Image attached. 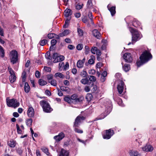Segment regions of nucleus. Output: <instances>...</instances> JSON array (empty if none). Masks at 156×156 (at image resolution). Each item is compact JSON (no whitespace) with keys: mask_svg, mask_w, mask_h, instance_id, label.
<instances>
[{"mask_svg":"<svg viewBox=\"0 0 156 156\" xmlns=\"http://www.w3.org/2000/svg\"><path fill=\"white\" fill-rule=\"evenodd\" d=\"M17 153L20 155H21L23 153V150L21 148H18L17 150Z\"/></svg>","mask_w":156,"mask_h":156,"instance_id":"nucleus-55","label":"nucleus"},{"mask_svg":"<svg viewBox=\"0 0 156 156\" xmlns=\"http://www.w3.org/2000/svg\"><path fill=\"white\" fill-rule=\"evenodd\" d=\"M57 41L55 39H52L51 40V45L54 46L56 44Z\"/></svg>","mask_w":156,"mask_h":156,"instance_id":"nucleus-53","label":"nucleus"},{"mask_svg":"<svg viewBox=\"0 0 156 156\" xmlns=\"http://www.w3.org/2000/svg\"><path fill=\"white\" fill-rule=\"evenodd\" d=\"M89 80L91 81L94 82L96 80V78L95 76H91L89 78Z\"/></svg>","mask_w":156,"mask_h":156,"instance_id":"nucleus-48","label":"nucleus"},{"mask_svg":"<svg viewBox=\"0 0 156 156\" xmlns=\"http://www.w3.org/2000/svg\"><path fill=\"white\" fill-rule=\"evenodd\" d=\"M34 110L32 107H30L29 108L27 111V115L29 117H33L34 115Z\"/></svg>","mask_w":156,"mask_h":156,"instance_id":"nucleus-16","label":"nucleus"},{"mask_svg":"<svg viewBox=\"0 0 156 156\" xmlns=\"http://www.w3.org/2000/svg\"><path fill=\"white\" fill-rule=\"evenodd\" d=\"M130 156H140L138 152L134 150H130L129 151Z\"/></svg>","mask_w":156,"mask_h":156,"instance_id":"nucleus-20","label":"nucleus"},{"mask_svg":"<svg viewBox=\"0 0 156 156\" xmlns=\"http://www.w3.org/2000/svg\"><path fill=\"white\" fill-rule=\"evenodd\" d=\"M55 35L54 34H48V37L49 38L51 39L53 38Z\"/></svg>","mask_w":156,"mask_h":156,"instance_id":"nucleus-57","label":"nucleus"},{"mask_svg":"<svg viewBox=\"0 0 156 156\" xmlns=\"http://www.w3.org/2000/svg\"><path fill=\"white\" fill-rule=\"evenodd\" d=\"M69 67V64L68 62H67L65 65L63 67V69L64 70H66L68 69Z\"/></svg>","mask_w":156,"mask_h":156,"instance_id":"nucleus-56","label":"nucleus"},{"mask_svg":"<svg viewBox=\"0 0 156 156\" xmlns=\"http://www.w3.org/2000/svg\"><path fill=\"white\" fill-rule=\"evenodd\" d=\"M42 150L43 151L46 153L47 155H49L50 153L49 152L47 148H42Z\"/></svg>","mask_w":156,"mask_h":156,"instance_id":"nucleus-43","label":"nucleus"},{"mask_svg":"<svg viewBox=\"0 0 156 156\" xmlns=\"http://www.w3.org/2000/svg\"><path fill=\"white\" fill-rule=\"evenodd\" d=\"M96 53V54L98 56H100L101 54V51L100 50L98 49L97 50Z\"/></svg>","mask_w":156,"mask_h":156,"instance_id":"nucleus-64","label":"nucleus"},{"mask_svg":"<svg viewBox=\"0 0 156 156\" xmlns=\"http://www.w3.org/2000/svg\"><path fill=\"white\" fill-rule=\"evenodd\" d=\"M95 59V58L94 56L93 55H91V58L88 61V63L89 64L91 65L94 64V63Z\"/></svg>","mask_w":156,"mask_h":156,"instance_id":"nucleus-27","label":"nucleus"},{"mask_svg":"<svg viewBox=\"0 0 156 156\" xmlns=\"http://www.w3.org/2000/svg\"><path fill=\"white\" fill-rule=\"evenodd\" d=\"M9 80L11 83H14L16 80V77L15 73L10 75L9 77Z\"/></svg>","mask_w":156,"mask_h":156,"instance_id":"nucleus-24","label":"nucleus"},{"mask_svg":"<svg viewBox=\"0 0 156 156\" xmlns=\"http://www.w3.org/2000/svg\"><path fill=\"white\" fill-rule=\"evenodd\" d=\"M80 75L83 77H85L87 76V73L86 71L83 70L81 72Z\"/></svg>","mask_w":156,"mask_h":156,"instance_id":"nucleus-35","label":"nucleus"},{"mask_svg":"<svg viewBox=\"0 0 156 156\" xmlns=\"http://www.w3.org/2000/svg\"><path fill=\"white\" fill-rule=\"evenodd\" d=\"M83 6V4H77L76 6V9H80L82 8Z\"/></svg>","mask_w":156,"mask_h":156,"instance_id":"nucleus-44","label":"nucleus"},{"mask_svg":"<svg viewBox=\"0 0 156 156\" xmlns=\"http://www.w3.org/2000/svg\"><path fill=\"white\" fill-rule=\"evenodd\" d=\"M32 119H29L26 121V123L28 126H30L32 122Z\"/></svg>","mask_w":156,"mask_h":156,"instance_id":"nucleus-32","label":"nucleus"},{"mask_svg":"<svg viewBox=\"0 0 156 156\" xmlns=\"http://www.w3.org/2000/svg\"><path fill=\"white\" fill-rule=\"evenodd\" d=\"M129 30L132 33V43L133 42H135L141 37L142 35L140 34V32L136 30L131 27H129Z\"/></svg>","mask_w":156,"mask_h":156,"instance_id":"nucleus-3","label":"nucleus"},{"mask_svg":"<svg viewBox=\"0 0 156 156\" xmlns=\"http://www.w3.org/2000/svg\"><path fill=\"white\" fill-rule=\"evenodd\" d=\"M88 81L89 80L87 78L82 79L80 81L81 83L83 84H87Z\"/></svg>","mask_w":156,"mask_h":156,"instance_id":"nucleus-33","label":"nucleus"},{"mask_svg":"<svg viewBox=\"0 0 156 156\" xmlns=\"http://www.w3.org/2000/svg\"><path fill=\"white\" fill-rule=\"evenodd\" d=\"M53 77V76L52 75L50 74L48 75L47 76V79L49 80L52 79Z\"/></svg>","mask_w":156,"mask_h":156,"instance_id":"nucleus-60","label":"nucleus"},{"mask_svg":"<svg viewBox=\"0 0 156 156\" xmlns=\"http://www.w3.org/2000/svg\"><path fill=\"white\" fill-rule=\"evenodd\" d=\"M38 82L39 84L41 86H44L47 84V82L41 79H40L39 80Z\"/></svg>","mask_w":156,"mask_h":156,"instance_id":"nucleus-31","label":"nucleus"},{"mask_svg":"<svg viewBox=\"0 0 156 156\" xmlns=\"http://www.w3.org/2000/svg\"><path fill=\"white\" fill-rule=\"evenodd\" d=\"M85 60V58H84L82 60H78L76 64L77 67L79 68H83Z\"/></svg>","mask_w":156,"mask_h":156,"instance_id":"nucleus-14","label":"nucleus"},{"mask_svg":"<svg viewBox=\"0 0 156 156\" xmlns=\"http://www.w3.org/2000/svg\"><path fill=\"white\" fill-rule=\"evenodd\" d=\"M55 77H58L62 79H64L65 78V76L61 73H57L55 74Z\"/></svg>","mask_w":156,"mask_h":156,"instance_id":"nucleus-28","label":"nucleus"},{"mask_svg":"<svg viewBox=\"0 0 156 156\" xmlns=\"http://www.w3.org/2000/svg\"><path fill=\"white\" fill-rule=\"evenodd\" d=\"M41 105L42 107L43 111L46 112H50L52 111L49 103L46 101L42 100L40 102Z\"/></svg>","mask_w":156,"mask_h":156,"instance_id":"nucleus-4","label":"nucleus"},{"mask_svg":"<svg viewBox=\"0 0 156 156\" xmlns=\"http://www.w3.org/2000/svg\"><path fill=\"white\" fill-rule=\"evenodd\" d=\"M93 35L97 38L99 39L101 36V34L97 30L95 29L92 31Z\"/></svg>","mask_w":156,"mask_h":156,"instance_id":"nucleus-17","label":"nucleus"},{"mask_svg":"<svg viewBox=\"0 0 156 156\" xmlns=\"http://www.w3.org/2000/svg\"><path fill=\"white\" fill-rule=\"evenodd\" d=\"M118 83L119 84L117 86V89L119 93L120 94H121L123 92L124 84L123 81L121 80H119V81Z\"/></svg>","mask_w":156,"mask_h":156,"instance_id":"nucleus-8","label":"nucleus"},{"mask_svg":"<svg viewBox=\"0 0 156 156\" xmlns=\"http://www.w3.org/2000/svg\"><path fill=\"white\" fill-rule=\"evenodd\" d=\"M92 95L90 93L87 94L86 96V98L88 101H90L92 98Z\"/></svg>","mask_w":156,"mask_h":156,"instance_id":"nucleus-41","label":"nucleus"},{"mask_svg":"<svg viewBox=\"0 0 156 156\" xmlns=\"http://www.w3.org/2000/svg\"><path fill=\"white\" fill-rule=\"evenodd\" d=\"M45 94L48 96H50L51 95V93L50 91L47 90L45 91Z\"/></svg>","mask_w":156,"mask_h":156,"instance_id":"nucleus-59","label":"nucleus"},{"mask_svg":"<svg viewBox=\"0 0 156 156\" xmlns=\"http://www.w3.org/2000/svg\"><path fill=\"white\" fill-rule=\"evenodd\" d=\"M64 84L65 85L68 86L69 84V82L68 80H65L64 81Z\"/></svg>","mask_w":156,"mask_h":156,"instance_id":"nucleus-61","label":"nucleus"},{"mask_svg":"<svg viewBox=\"0 0 156 156\" xmlns=\"http://www.w3.org/2000/svg\"><path fill=\"white\" fill-rule=\"evenodd\" d=\"M123 58L126 62H130L132 61V58L129 53H125L124 55Z\"/></svg>","mask_w":156,"mask_h":156,"instance_id":"nucleus-10","label":"nucleus"},{"mask_svg":"<svg viewBox=\"0 0 156 156\" xmlns=\"http://www.w3.org/2000/svg\"><path fill=\"white\" fill-rule=\"evenodd\" d=\"M45 57L47 59L50 60L51 58V57L50 55V53L49 52H47L45 55Z\"/></svg>","mask_w":156,"mask_h":156,"instance_id":"nucleus-47","label":"nucleus"},{"mask_svg":"<svg viewBox=\"0 0 156 156\" xmlns=\"http://www.w3.org/2000/svg\"><path fill=\"white\" fill-rule=\"evenodd\" d=\"M17 131L18 133L21 134L22 132V130L20 127L19 125L18 124L16 125Z\"/></svg>","mask_w":156,"mask_h":156,"instance_id":"nucleus-39","label":"nucleus"},{"mask_svg":"<svg viewBox=\"0 0 156 156\" xmlns=\"http://www.w3.org/2000/svg\"><path fill=\"white\" fill-rule=\"evenodd\" d=\"M72 11L71 9H66L64 12V14L65 16L66 17H68L71 16L72 14Z\"/></svg>","mask_w":156,"mask_h":156,"instance_id":"nucleus-21","label":"nucleus"},{"mask_svg":"<svg viewBox=\"0 0 156 156\" xmlns=\"http://www.w3.org/2000/svg\"><path fill=\"white\" fill-rule=\"evenodd\" d=\"M35 75L36 77L39 78L40 77V73L38 71H36L35 73Z\"/></svg>","mask_w":156,"mask_h":156,"instance_id":"nucleus-63","label":"nucleus"},{"mask_svg":"<svg viewBox=\"0 0 156 156\" xmlns=\"http://www.w3.org/2000/svg\"><path fill=\"white\" fill-rule=\"evenodd\" d=\"M64 100L65 101L67 102L68 103L71 104L72 102L71 98L68 97H65L64 98Z\"/></svg>","mask_w":156,"mask_h":156,"instance_id":"nucleus-38","label":"nucleus"},{"mask_svg":"<svg viewBox=\"0 0 156 156\" xmlns=\"http://www.w3.org/2000/svg\"><path fill=\"white\" fill-rule=\"evenodd\" d=\"M71 100H73L76 102L80 101V98L78 97L75 94L73 95L71 97Z\"/></svg>","mask_w":156,"mask_h":156,"instance_id":"nucleus-23","label":"nucleus"},{"mask_svg":"<svg viewBox=\"0 0 156 156\" xmlns=\"http://www.w3.org/2000/svg\"><path fill=\"white\" fill-rule=\"evenodd\" d=\"M47 42V41L46 40L44 39L43 40H41L40 41V45L41 46H44L46 42Z\"/></svg>","mask_w":156,"mask_h":156,"instance_id":"nucleus-45","label":"nucleus"},{"mask_svg":"<svg viewBox=\"0 0 156 156\" xmlns=\"http://www.w3.org/2000/svg\"><path fill=\"white\" fill-rule=\"evenodd\" d=\"M152 58V56L149 51H144L141 55L140 58V62H137L136 64L138 67L143 64L147 62Z\"/></svg>","mask_w":156,"mask_h":156,"instance_id":"nucleus-1","label":"nucleus"},{"mask_svg":"<svg viewBox=\"0 0 156 156\" xmlns=\"http://www.w3.org/2000/svg\"><path fill=\"white\" fill-rule=\"evenodd\" d=\"M83 48V45L82 44H79L76 46V48L78 50H81Z\"/></svg>","mask_w":156,"mask_h":156,"instance_id":"nucleus-51","label":"nucleus"},{"mask_svg":"<svg viewBox=\"0 0 156 156\" xmlns=\"http://www.w3.org/2000/svg\"><path fill=\"white\" fill-rule=\"evenodd\" d=\"M97 48L96 47H93L91 49V53L93 54H95L97 50Z\"/></svg>","mask_w":156,"mask_h":156,"instance_id":"nucleus-36","label":"nucleus"},{"mask_svg":"<svg viewBox=\"0 0 156 156\" xmlns=\"http://www.w3.org/2000/svg\"><path fill=\"white\" fill-rule=\"evenodd\" d=\"M65 136V134L62 132H61L59 133L58 135L55 136L54 137V139L56 141H59L63 138Z\"/></svg>","mask_w":156,"mask_h":156,"instance_id":"nucleus-12","label":"nucleus"},{"mask_svg":"<svg viewBox=\"0 0 156 156\" xmlns=\"http://www.w3.org/2000/svg\"><path fill=\"white\" fill-rule=\"evenodd\" d=\"M30 90V87L28 83L27 82L25 83L24 85V90L26 93H28L29 92Z\"/></svg>","mask_w":156,"mask_h":156,"instance_id":"nucleus-26","label":"nucleus"},{"mask_svg":"<svg viewBox=\"0 0 156 156\" xmlns=\"http://www.w3.org/2000/svg\"><path fill=\"white\" fill-rule=\"evenodd\" d=\"M9 56L11 62L13 64L16 63L18 60V53L15 50H13L11 51Z\"/></svg>","mask_w":156,"mask_h":156,"instance_id":"nucleus-5","label":"nucleus"},{"mask_svg":"<svg viewBox=\"0 0 156 156\" xmlns=\"http://www.w3.org/2000/svg\"><path fill=\"white\" fill-rule=\"evenodd\" d=\"M85 119V118L83 116L80 115L77 116L75 119L74 125V126H77L81 121L84 120Z\"/></svg>","mask_w":156,"mask_h":156,"instance_id":"nucleus-9","label":"nucleus"},{"mask_svg":"<svg viewBox=\"0 0 156 156\" xmlns=\"http://www.w3.org/2000/svg\"><path fill=\"white\" fill-rule=\"evenodd\" d=\"M104 105L106 109H107V111H106V112L107 114L106 115H104L103 114H101V118L99 119H104L107 114H109L110 113L112 110V102L109 99H106L105 101L104 102Z\"/></svg>","mask_w":156,"mask_h":156,"instance_id":"nucleus-2","label":"nucleus"},{"mask_svg":"<svg viewBox=\"0 0 156 156\" xmlns=\"http://www.w3.org/2000/svg\"><path fill=\"white\" fill-rule=\"evenodd\" d=\"M8 144L10 147H14L16 145V141L13 140H10L8 142Z\"/></svg>","mask_w":156,"mask_h":156,"instance_id":"nucleus-25","label":"nucleus"},{"mask_svg":"<svg viewBox=\"0 0 156 156\" xmlns=\"http://www.w3.org/2000/svg\"><path fill=\"white\" fill-rule=\"evenodd\" d=\"M88 16L90 18V20L91 23L92 24H93L92 15L91 12H89Z\"/></svg>","mask_w":156,"mask_h":156,"instance_id":"nucleus-40","label":"nucleus"},{"mask_svg":"<svg viewBox=\"0 0 156 156\" xmlns=\"http://www.w3.org/2000/svg\"><path fill=\"white\" fill-rule=\"evenodd\" d=\"M143 151L146 152H151L154 149L153 147L150 144H146L142 148Z\"/></svg>","mask_w":156,"mask_h":156,"instance_id":"nucleus-11","label":"nucleus"},{"mask_svg":"<svg viewBox=\"0 0 156 156\" xmlns=\"http://www.w3.org/2000/svg\"><path fill=\"white\" fill-rule=\"evenodd\" d=\"M65 57L63 55H60L57 57L53 61L54 63H56L58 62L63 61L64 60Z\"/></svg>","mask_w":156,"mask_h":156,"instance_id":"nucleus-19","label":"nucleus"},{"mask_svg":"<svg viewBox=\"0 0 156 156\" xmlns=\"http://www.w3.org/2000/svg\"><path fill=\"white\" fill-rule=\"evenodd\" d=\"M107 8L110 12L111 15L113 16L116 12L115 6H112L111 5L108 4L107 6Z\"/></svg>","mask_w":156,"mask_h":156,"instance_id":"nucleus-13","label":"nucleus"},{"mask_svg":"<svg viewBox=\"0 0 156 156\" xmlns=\"http://www.w3.org/2000/svg\"><path fill=\"white\" fill-rule=\"evenodd\" d=\"M114 134V132L113 130L111 129L106 130L102 133L103 137L104 139H108L110 138Z\"/></svg>","mask_w":156,"mask_h":156,"instance_id":"nucleus-7","label":"nucleus"},{"mask_svg":"<svg viewBox=\"0 0 156 156\" xmlns=\"http://www.w3.org/2000/svg\"><path fill=\"white\" fill-rule=\"evenodd\" d=\"M69 154V152L64 149H62L58 156H68Z\"/></svg>","mask_w":156,"mask_h":156,"instance_id":"nucleus-15","label":"nucleus"},{"mask_svg":"<svg viewBox=\"0 0 156 156\" xmlns=\"http://www.w3.org/2000/svg\"><path fill=\"white\" fill-rule=\"evenodd\" d=\"M51 84L54 86H55L57 85V82L56 80H52L50 82L49 81Z\"/></svg>","mask_w":156,"mask_h":156,"instance_id":"nucleus-42","label":"nucleus"},{"mask_svg":"<svg viewBox=\"0 0 156 156\" xmlns=\"http://www.w3.org/2000/svg\"><path fill=\"white\" fill-rule=\"evenodd\" d=\"M74 130L76 132L78 133H83V130L77 128H75L74 129Z\"/></svg>","mask_w":156,"mask_h":156,"instance_id":"nucleus-49","label":"nucleus"},{"mask_svg":"<svg viewBox=\"0 0 156 156\" xmlns=\"http://www.w3.org/2000/svg\"><path fill=\"white\" fill-rule=\"evenodd\" d=\"M26 78V73L25 72L22 73V82L24 83L25 82Z\"/></svg>","mask_w":156,"mask_h":156,"instance_id":"nucleus-46","label":"nucleus"},{"mask_svg":"<svg viewBox=\"0 0 156 156\" xmlns=\"http://www.w3.org/2000/svg\"><path fill=\"white\" fill-rule=\"evenodd\" d=\"M69 31L67 30H65L62 33H60L58 35V37H63L68 35L69 33Z\"/></svg>","mask_w":156,"mask_h":156,"instance_id":"nucleus-22","label":"nucleus"},{"mask_svg":"<svg viewBox=\"0 0 156 156\" xmlns=\"http://www.w3.org/2000/svg\"><path fill=\"white\" fill-rule=\"evenodd\" d=\"M95 70L94 69H91L89 70L88 71V73L89 74L94 75L95 73Z\"/></svg>","mask_w":156,"mask_h":156,"instance_id":"nucleus-52","label":"nucleus"},{"mask_svg":"<svg viewBox=\"0 0 156 156\" xmlns=\"http://www.w3.org/2000/svg\"><path fill=\"white\" fill-rule=\"evenodd\" d=\"M87 9H92L94 7V5H93L91 0H88L87 2Z\"/></svg>","mask_w":156,"mask_h":156,"instance_id":"nucleus-18","label":"nucleus"},{"mask_svg":"<svg viewBox=\"0 0 156 156\" xmlns=\"http://www.w3.org/2000/svg\"><path fill=\"white\" fill-rule=\"evenodd\" d=\"M5 52L3 48L0 45V56L2 58L4 56Z\"/></svg>","mask_w":156,"mask_h":156,"instance_id":"nucleus-30","label":"nucleus"},{"mask_svg":"<svg viewBox=\"0 0 156 156\" xmlns=\"http://www.w3.org/2000/svg\"><path fill=\"white\" fill-rule=\"evenodd\" d=\"M133 25L134 26L136 27L140 26V23L138 21H136L133 22Z\"/></svg>","mask_w":156,"mask_h":156,"instance_id":"nucleus-37","label":"nucleus"},{"mask_svg":"<svg viewBox=\"0 0 156 156\" xmlns=\"http://www.w3.org/2000/svg\"><path fill=\"white\" fill-rule=\"evenodd\" d=\"M8 69L10 75L14 74V71L10 67H9Z\"/></svg>","mask_w":156,"mask_h":156,"instance_id":"nucleus-54","label":"nucleus"},{"mask_svg":"<svg viewBox=\"0 0 156 156\" xmlns=\"http://www.w3.org/2000/svg\"><path fill=\"white\" fill-rule=\"evenodd\" d=\"M60 89L63 91H68L69 88L67 87L62 86L60 87Z\"/></svg>","mask_w":156,"mask_h":156,"instance_id":"nucleus-50","label":"nucleus"},{"mask_svg":"<svg viewBox=\"0 0 156 156\" xmlns=\"http://www.w3.org/2000/svg\"><path fill=\"white\" fill-rule=\"evenodd\" d=\"M78 35L80 36H82L83 35V31L80 28H78L77 30Z\"/></svg>","mask_w":156,"mask_h":156,"instance_id":"nucleus-34","label":"nucleus"},{"mask_svg":"<svg viewBox=\"0 0 156 156\" xmlns=\"http://www.w3.org/2000/svg\"><path fill=\"white\" fill-rule=\"evenodd\" d=\"M123 69L125 72L129 71L130 69V66L129 65L125 64L124 66H123Z\"/></svg>","mask_w":156,"mask_h":156,"instance_id":"nucleus-29","label":"nucleus"},{"mask_svg":"<svg viewBox=\"0 0 156 156\" xmlns=\"http://www.w3.org/2000/svg\"><path fill=\"white\" fill-rule=\"evenodd\" d=\"M44 69L45 71L48 72H50L51 70V69L50 68L48 67H44Z\"/></svg>","mask_w":156,"mask_h":156,"instance_id":"nucleus-58","label":"nucleus"},{"mask_svg":"<svg viewBox=\"0 0 156 156\" xmlns=\"http://www.w3.org/2000/svg\"><path fill=\"white\" fill-rule=\"evenodd\" d=\"M7 105L9 107H12L14 108L18 107L20 105V103L17 100L15 99H6Z\"/></svg>","mask_w":156,"mask_h":156,"instance_id":"nucleus-6","label":"nucleus"},{"mask_svg":"<svg viewBox=\"0 0 156 156\" xmlns=\"http://www.w3.org/2000/svg\"><path fill=\"white\" fill-rule=\"evenodd\" d=\"M102 66V64L101 62L98 63L96 65V67L97 68H100Z\"/></svg>","mask_w":156,"mask_h":156,"instance_id":"nucleus-62","label":"nucleus"}]
</instances>
